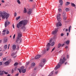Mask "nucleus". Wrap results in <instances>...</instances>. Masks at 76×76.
Returning a JSON list of instances; mask_svg holds the SVG:
<instances>
[{"instance_id":"64","label":"nucleus","mask_w":76,"mask_h":76,"mask_svg":"<svg viewBox=\"0 0 76 76\" xmlns=\"http://www.w3.org/2000/svg\"><path fill=\"white\" fill-rule=\"evenodd\" d=\"M3 75V74L2 73V72L1 73H0V75H1V76Z\"/></svg>"},{"instance_id":"60","label":"nucleus","mask_w":76,"mask_h":76,"mask_svg":"<svg viewBox=\"0 0 76 76\" xmlns=\"http://www.w3.org/2000/svg\"><path fill=\"white\" fill-rule=\"evenodd\" d=\"M66 32H67L68 31V29H66L65 30Z\"/></svg>"},{"instance_id":"62","label":"nucleus","mask_w":76,"mask_h":76,"mask_svg":"<svg viewBox=\"0 0 76 76\" xmlns=\"http://www.w3.org/2000/svg\"><path fill=\"white\" fill-rule=\"evenodd\" d=\"M58 71H56V72L55 73H56V74H58Z\"/></svg>"},{"instance_id":"13","label":"nucleus","mask_w":76,"mask_h":76,"mask_svg":"<svg viewBox=\"0 0 76 76\" xmlns=\"http://www.w3.org/2000/svg\"><path fill=\"white\" fill-rule=\"evenodd\" d=\"M32 10L29 9L28 12V13L29 14V15H30V14H31L32 13Z\"/></svg>"},{"instance_id":"11","label":"nucleus","mask_w":76,"mask_h":76,"mask_svg":"<svg viewBox=\"0 0 76 76\" xmlns=\"http://www.w3.org/2000/svg\"><path fill=\"white\" fill-rule=\"evenodd\" d=\"M11 56H13V58H15V57H17L16 55V53H12Z\"/></svg>"},{"instance_id":"20","label":"nucleus","mask_w":76,"mask_h":76,"mask_svg":"<svg viewBox=\"0 0 76 76\" xmlns=\"http://www.w3.org/2000/svg\"><path fill=\"white\" fill-rule=\"evenodd\" d=\"M54 44H55V42H53L50 44V45L51 46H53L54 45Z\"/></svg>"},{"instance_id":"28","label":"nucleus","mask_w":76,"mask_h":76,"mask_svg":"<svg viewBox=\"0 0 76 76\" xmlns=\"http://www.w3.org/2000/svg\"><path fill=\"white\" fill-rule=\"evenodd\" d=\"M70 4V2H67L66 3V6H68L69 4Z\"/></svg>"},{"instance_id":"18","label":"nucleus","mask_w":76,"mask_h":76,"mask_svg":"<svg viewBox=\"0 0 76 76\" xmlns=\"http://www.w3.org/2000/svg\"><path fill=\"white\" fill-rule=\"evenodd\" d=\"M62 16L63 17H64L66 16V12H63V13L62 14Z\"/></svg>"},{"instance_id":"32","label":"nucleus","mask_w":76,"mask_h":76,"mask_svg":"<svg viewBox=\"0 0 76 76\" xmlns=\"http://www.w3.org/2000/svg\"><path fill=\"white\" fill-rule=\"evenodd\" d=\"M61 46V44H59L58 45V48H60V47Z\"/></svg>"},{"instance_id":"57","label":"nucleus","mask_w":76,"mask_h":76,"mask_svg":"<svg viewBox=\"0 0 76 76\" xmlns=\"http://www.w3.org/2000/svg\"><path fill=\"white\" fill-rule=\"evenodd\" d=\"M2 52V50H1V48H0V53H1Z\"/></svg>"},{"instance_id":"22","label":"nucleus","mask_w":76,"mask_h":76,"mask_svg":"<svg viewBox=\"0 0 76 76\" xmlns=\"http://www.w3.org/2000/svg\"><path fill=\"white\" fill-rule=\"evenodd\" d=\"M25 26H23L21 28V29H22L23 30V31H25Z\"/></svg>"},{"instance_id":"16","label":"nucleus","mask_w":76,"mask_h":76,"mask_svg":"<svg viewBox=\"0 0 76 76\" xmlns=\"http://www.w3.org/2000/svg\"><path fill=\"white\" fill-rule=\"evenodd\" d=\"M59 3H60V5H63V1L62 0H59Z\"/></svg>"},{"instance_id":"36","label":"nucleus","mask_w":76,"mask_h":76,"mask_svg":"<svg viewBox=\"0 0 76 76\" xmlns=\"http://www.w3.org/2000/svg\"><path fill=\"white\" fill-rule=\"evenodd\" d=\"M18 70H19V72L20 73H21V69H18Z\"/></svg>"},{"instance_id":"40","label":"nucleus","mask_w":76,"mask_h":76,"mask_svg":"<svg viewBox=\"0 0 76 76\" xmlns=\"http://www.w3.org/2000/svg\"><path fill=\"white\" fill-rule=\"evenodd\" d=\"M63 19H64V20H66V17H65V16L63 17Z\"/></svg>"},{"instance_id":"31","label":"nucleus","mask_w":76,"mask_h":76,"mask_svg":"<svg viewBox=\"0 0 76 76\" xmlns=\"http://www.w3.org/2000/svg\"><path fill=\"white\" fill-rule=\"evenodd\" d=\"M7 45H6L4 47V48L6 49H7Z\"/></svg>"},{"instance_id":"34","label":"nucleus","mask_w":76,"mask_h":76,"mask_svg":"<svg viewBox=\"0 0 76 76\" xmlns=\"http://www.w3.org/2000/svg\"><path fill=\"white\" fill-rule=\"evenodd\" d=\"M23 69H24V66H22L21 68V70L22 71L23 70Z\"/></svg>"},{"instance_id":"61","label":"nucleus","mask_w":76,"mask_h":76,"mask_svg":"<svg viewBox=\"0 0 76 76\" xmlns=\"http://www.w3.org/2000/svg\"><path fill=\"white\" fill-rule=\"evenodd\" d=\"M37 70V67H35V68H34V70Z\"/></svg>"},{"instance_id":"14","label":"nucleus","mask_w":76,"mask_h":76,"mask_svg":"<svg viewBox=\"0 0 76 76\" xmlns=\"http://www.w3.org/2000/svg\"><path fill=\"white\" fill-rule=\"evenodd\" d=\"M50 45L51 44H50V43H48L46 46V48H50Z\"/></svg>"},{"instance_id":"45","label":"nucleus","mask_w":76,"mask_h":76,"mask_svg":"<svg viewBox=\"0 0 76 76\" xmlns=\"http://www.w3.org/2000/svg\"><path fill=\"white\" fill-rule=\"evenodd\" d=\"M14 15L15 17L17 15V13H16V12H15Z\"/></svg>"},{"instance_id":"5","label":"nucleus","mask_w":76,"mask_h":76,"mask_svg":"<svg viewBox=\"0 0 76 76\" xmlns=\"http://www.w3.org/2000/svg\"><path fill=\"white\" fill-rule=\"evenodd\" d=\"M22 41V39L21 38H17L16 40V42L18 44H20Z\"/></svg>"},{"instance_id":"63","label":"nucleus","mask_w":76,"mask_h":76,"mask_svg":"<svg viewBox=\"0 0 76 76\" xmlns=\"http://www.w3.org/2000/svg\"><path fill=\"white\" fill-rule=\"evenodd\" d=\"M1 2L2 3H4V0H2Z\"/></svg>"},{"instance_id":"52","label":"nucleus","mask_w":76,"mask_h":76,"mask_svg":"<svg viewBox=\"0 0 76 76\" xmlns=\"http://www.w3.org/2000/svg\"><path fill=\"white\" fill-rule=\"evenodd\" d=\"M5 75H7V74H8V72H5Z\"/></svg>"},{"instance_id":"21","label":"nucleus","mask_w":76,"mask_h":76,"mask_svg":"<svg viewBox=\"0 0 76 76\" xmlns=\"http://www.w3.org/2000/svg\"><path fill=\"white\" fill-rule=\"evenodd\" d=\"M23 12L25 13H26L27 11H26V8H24V11H23Z\"/></svg>"},{"instance_id":"19","label":"nucleus","mask_w":76,"mask_h":76,"mask_svg":"<svg viewBox=\"0 0 76 76\" xmlns=\"http://www.w3.org/2000/svg\"><path fill=\"white\" fill-rule=\"evenodd\" d=\"M16 47L17 48H16V50H19V45H16Z\"/></svg>"},{"instance_id":"43","label":"nucleus","mask_w":76,"mask_h":76,"mask_svg":"<svg viewBox=\"0 0 76 76\" xmlns=\"http://www.w3.org/2000/svg\"><path fill=\"white\" fill-rule=\"evenodd\" d=\"M45 59H43V63H45Z\"/></svg>"},{"instance_id":"38","label":"nucleus","mask_w":76,"mask_h":76,"mask_svg":"<svg viewBox=\"0 0 76 76\" xmlns=\"http://www.w3.org/2000/svg\"><path fill=\"white\" fill-rule=\"evenodd\" d=\"M17 1L18 4H20V1L19 0H17Z\"/></svg>"},{"instance_id":"33","label":"nucleus","mask_w":76,"mask_h":76,"mask_svg":"<svg viewBox=\"0 0 76 76\" xmlns=\"http://www.w3.org/2000/svg\"><path fill=\"white\" fill-rule=\"evenodd\" d=\"M53 72H51V73H50V74L49 75V76H51L52 75H53Z\"/></svg>"},{"instance_id":"25","label":"nucleus","mask_w":76,"mask_h":76,"mask_svg":"<svg viewBox=\"0 0 76 76\" xmlns=\"http://www.w3.org/2000/svg\"><path fill=\"white\" fill-rule=\"evenodd\" d=\"M22 72L23 73H25V72H26V69H23V70H22Z\"/></svg>"},{"instance_id":"49","label":"nucleus","mask_w":76,"mask_h":76,"mask_svg":"<svg viewBox=\"0 0 76 76\" xmlns=\"http://www.w3.org/2000/svg\"><path fill=\"white\" fill-rule=\"evenodd\" d=\"M6 60V58H4L3 59V60L4 61L5 60Z\"/></svg>"},{"instance_id":"17","label":"nucleus","mask_w":76,"mask_h":76,"mask_svg":"<svg viewBox=\"0 0 76 76\" xmlns=\"http://www.w3.org/2000/svg\"><path fill=\"white\" fill-rule=\"evenodd\" d=\"M31 67H34V66H35V63H32L31 64Z\"/></svg>"},{"instance_id":"51","label":"nucleus","mask_w":76,"mask_h":76,"mask_svg":"<svg viewBox=\"0 0 76 76\" xmlns=\"http://www.w3.org/2000/svg\"><path fill=\"white\" fill-rule=\"evenodd\" d=\"M61 37H63V36L64 35V34H63V33H61Z\"/></svg>"},{"instance_id":"27","label":"nucleus","mask_w":76,"mask_h":76,"mask_svg":"<svg viewBox=\"0 0 76 76\" xmlns=\"http://www.w3.org/2000/svg\"><path fill=\"white\" fill-rule=\"evenodd\" d=\"M4 64L5 65H8V64H9V62L8 61L5 62L4 63Z\"/></svg>"},{"instance_id":"50","label":"nucleus","mask_w":76,"mask_h":76,"mask_svg":"<svg viewBox=\"0 0 76 76\" xmlns=\"http://www.w3.org/2000/svg\"><path fill=\"white\" fill-rule=\"evenodd\" d=\"M3 32H4V33H6V30H4L3 31Z\"/></svg>"},{"instance_id":"3","label":"nucleus","mask_w":76,"mask_h":76,"mask_svg":"<svg viewBox=\"0 0 76 76\" xmlns=\"http://www.w3.org/2000/svg\"><path fill=\"white\" fill-rule=\"evenodd\" d=\"M0 16L1 17L2 19H7L9 17V14L6 12H0Z\"/></svg>"},{"instance_id":"54","label":"nucleus","mask_w":76,"mask_h":76,"mask_svg":"<svg viewBox=\"0 0 76 76\" xmlns=\"http://www.w3.org/2000/svg\"><path fill=\"white\" fill-rule=\"evenodd\" d=\"M29 64V62H27V63H26L27 65H28V64Z\"/></svg>"},{"instance_id":"26","label":"nucleus","mask_w":76,"mask_h":76,"mask_svg":"<svg viewBox=\"0 0 76 76\" xmlns=\"http://www.w3.org/2000/svg\"><path fill=\"white\" fill-rule=\"evenodd\" d=\"M20 18V16H19L16 18V20H19V19Z\"/></svg>"},{"instance_id":"15","label":"nucleus","mask_w":76,"mask_h":76,"mask_svg":"<svg viewBox=\"0 0 76 76\" xmlns=\"http://www.w3.org/2000/svg\"><path fill=\"white\" fill-rule=\"evenodd\" d=\"M4 42H7V38H4Z\"/></svg>"},{"instance_id":"6","label":"nucleus","mask_w":76,"mask_h":76,"mask_svg":"<svg viewBox=\"0 0 76 76\" xmlns=\"http://www.w3.org/2000/svg\"><path fill=\"white\" fill-rule=\"evenodd\" d=\"M22 36V33L21 32H20L18 33V36L17 37V38H21Z\"/></svg>"},{"instance_id":"59","label":"nucleus","mask_w":76,"mask_h":76,"mask_svg":"<svg viewBox=\"0 0 76 76\" xmlns=\"http://www.w3.org/2000/svg\"><path fill=\"white\" fill-rule=\"evenodd\" d=\"M54 48H53V49L51 52H52V51H53L54 50Z\"/></svg>"},{"instance_id":"58","label":"nucleus","mask_w":76,"mask_h":76,"mask_svg":"<svg viewBox=\"0 0 76 76\" xmlns=\"http://www.w3.org/2000/svg\"><path fill=\"white\" fill-rule=\"evenodd\" d=\"M67 58H69V55H67Z\"/></svg>"},{"instance_id":"10","label":"nucleus","mask_w":76,"mask_h":76,"mask_svg":"<svg viewBox=\"0 0 76 76\" xmlns=\"http://www.w3.org/2000/svg\"><path fill=\"white\" fill-rule=\"evenodd\" d=\"M16 48V46L15 45H12V50H15Z\"/></svg>"},{"instance_id":"7","label":"nucleus","mask_w":76,"mask_h":76,"mask_svg":"<svg viewBox=\"0 0 76 76\" xmlns=\"http://www.w3.org/2000/svg\"><path fill=\"white\" fill-rule=\"evenodd\" d=\"M9 24H10V22L8 21V20H7L5 22V26L7 27V25H9Z\"/></svg>"},{"instance_id":"42","label":"nucleus","mask_w":76,"mask_h":76,"mask_svg":"<svg viewBox=\"0 0 76 76\" xmlns=\"http://www.w3.org/2000/svg\"><path fill=\"white\" fill-rule=\"evenodd\" d=\"M9 31L7 30V34H9Z\"/></svg>"},{"instance_id":"8","label":"nucleus","mask_w":76,"mask_h":76,"mask_svg":"<svg viewBox=\"0 0 76 76\" xmlns=\"http://www.w3.org/2000/svg\"><path fill=\"white\" fill-rule=\"evenodd\" d=\"M57 31H58V29H56L55 30L53 31L52 34H53V35H54V34H56V33H57Z\"/></svg>"},{"instance_id":"47","label":"nucleus","mask_w":76,"mask_h":76,"mask_svg":"<svg viewBox=\"0 0 76 76\" xmlns=\"http://www.w3.org/2000/svg\"><path fill=\"white\" fill-rule=\"evenodd\" d=\"M47 51H48L49 50V49H50V48H47Z\"/></svg>"},{"instance_id":"53","label":"nucleus","mask_w":76,"mask_h":76,"mask_svg":"<svg viewBox=\"0 0 76 76\" xmlns=\"http://www.w3.org/2000/svg\"><path fill=\"white\" fill-rule=\"evenodd\" d=\"M69 33L68 32L66 34V35L67 36V37H68L69 35Z\"/></svg>"},{"instance_id":"46","label":"nucleus","mask_w":76,"mask_h":76,"mask_svg":"<svg viewBox=\"0 0 76 76\" xmlns=\"http://www.w3.org/2000/svg\"><path fill=\"white\" fill-rule=\"evenodd\" d=\"M15 34H14L13 36V39H15Z\"/></svg>"},{"instance_id":"30","label":"nucleus","mask_w":76,"mask_h":76,"mask_svg":"<svg viewBox=\"0 0 76 76\" xmlns=\"http://www.w3.org/2000/svg\"><path fill=\"white\" fill-rule=\"evenodd\" d=\"M71 28H72V26H69V32H70V30L71 29Z\"/></svg>"},{"instance_id":"55","label":"nucleus","mask_w":76,"mask_h":76,"mask_svg":"<svg viewBox=\"0 0 76 76\" xmlns=\"http://www.w3.org/2000/svg\"><path fill=\"white\" fill-rule=\"evenodd\" d=\"M56 36H54V37H53V39H56Z\"/></svg>"},{"instance_id":"37","label":"nucleus","mask_w":76,"mask_h":76,"mask_svg":"<svg viewBox=\"0 0 76 76\" xmlns=\"http://www.w3.org/2000/svg\"><path fill=\"white\" fill-rule=\"evenodd\" d=\"M65 10L66 12H68L69 10L68 8H66L65 9Z\"/></svg>"},{"instance_id":"24","label":"nucleus","mask_w":76,"mask_h":76,"mask_svg":"<svg viewBox=\"0 0 76 76\" xmlns=\"http://www.w3.org/2000/svg\"><path fill=\"white\" fill-rule=\"evenodd\" d=\"M18 64H19L18 63L15 62L14 64V66H18Z\"/></svg>"},{"instance_id":"23","label":"nucleus","mask_w":76,"mask_h":76,"mask_svg":"<svg viewBox=\"0 0 76 76\" xmlns=\"http://www.w3.org/2000/svg\"><path fill=\"white\" fill-rule=\"evenodd\" d=\"M71 6L72 7H75V4L73 3H71Z\"/></svg>"},{"instance_id":"4","label":"nucleus","mask_w":76,"mask_h":76,"mask_svg":"<svg viewBox=\"0 0 76 76\" xmlns=\"http://www.w3.org/2000/svg\"><path fill=\"white\" fill-rule=\"evenodd\" d=\"M61 16V14H58L57 15V18L58 21V23L56 24V27H59V26H61V23H60V21H61V19L60 18V16Z\"/></svg>"},{"instance_id":"35","label":"nucleus","mask_w":76,"mask_h":76,"mask_svg":"<svg viewBox=\"0 0 76 76\" xmlns=\"http://www.w3.org/2000/svg\"><path fill=\"white\" fill-rule=\"evenodd\" d=\"M52 41H53V39L52 38H51L50 41H49V42L51 43V42H52Z\"/></svg>"},{"instance_id":"29","label":"nucleus","mask_w":76,"mask_h":76,"mask_svg":"<svg viewBox=\"0 0 76 76\" xmlns=\"http://www.w3.org/2000/svg\"><path fill=\"white\" fill-rule=\"evenodd\" d=\"M70 42V41L69 40H67L66 42V44H69Z\"/></svg>"},{"instance_id":"9","label":"nucleus","mask_w":76,"mask_h":76,"mask_svg":"<svg viewBox=\"0 0 76 76\" xmlns=\"http://www.w3.org/2000/svg\"><path fill=\"white\" fill-rule=\"evenodd\" d=\"M40 57L41 55L38 54L35 57V59H38Z\"/></svg>"},{"instance_id":"39","label":"nucleus","mask_w":76,"mask_h":76,"mask_svg":"<svg viewBox=\"0 0 76 76\" xmlns=\"http://www.w3.org/2000/svg\"><path fill=\"white\" fill-rule=\"evenodd\" d=\"M2 73V74L4 75V74H5V71H3L2 72H1Z\"/></svg>"},{"instance_id":"56","label":"nucleus","mask_w":76,"mask_h":76,"mask_svg":"<svg viewBox=\"0 0 76 76\" xmlns=\"http://www.w3.org/2000/svg\"><path fill=\"white\" fill-rule=\"evenodd\" d=\"M1 65H2V62H0V66H1Z\"/></svg>"},{"instance_id":"41","label":"nucleus","mask_w":76,"mask_h":76,"mask_svg":"<svg viewBox=\"0 0 76 76\" xmlns=\"http://www.w3.org/2000/svg\"><path fill=\"white\" fill-rule=\"evenodd\" d=\"M58 12H61V9L59 8L58 9Z\"/></svg>"},{"instance_id":"12","label":"nucleus","mask_w":76,"mask_h":76,"mask_svg":"<svg viewBox=\"0 0 76 76\" xmlns=\"http://www.w3.org/2000/svg\"><path fill=\"white\" fill-rule=\"evenodd\" d=\"M44 64L42 62H41L39 64V66H41V67H43L44 66Z\"/></svg>"},{"instance_id":"44","label":"nucleus","mask_w":76,"mask_h":76,"mask_svg":"<svg viewBox=\"0 0 76 76\" xmlns=\"http://www.w3.org/2000/svg\"><path fill=\"white\" fill-rule=\"evenodd\" d=\"M19 75V73H18L15 75L14 76H18Z\"/></svg>"},{"instance_id":"1","label":"nucleus","mask_w":76,"mask_h":76,"mask_svg":"<svg viewBox=\"0 0 76 76\" xmlns=\"http://www.w3.org/2000/svg\"><path fill=\"white\" fill-rule=\"evenodd\" d=\"M28 20H22L20 21L19 23H17V27L18 28H19L20 27H21L22 26V24L23 25H26L28 23Z\"/></svg>"},{"instance_id":"48","label":"nucleus","mask_w":76,"mask_h":76,"mask_svg":"<svg viewBox=\"0 0 76 76\" xmlns=\"http://www.w3.org/2000/svg\"><path fill=\"white\" fill-rule=\"evenodd\" d=\"M3 55V53H0V57H1Z\"/></svg>"},{"instance_id":"2","label":"nucleus","mask_w":76,"mask_h":76,"mask_svg":"<svg viewBox=\"0 0 76 76\" xmlns=\"http://www.w3.org/2000/svg\"><path fill=\"white\" fill-rule=\"evenodd\" d=\"M66 60V59H65L64 57L63 58V59H62V58H60L59 60V62L55 68V70H57V69L59 68L60 67V66L61 65V64L64 63V62H65Z\"/></svg>"}]
</instances>
